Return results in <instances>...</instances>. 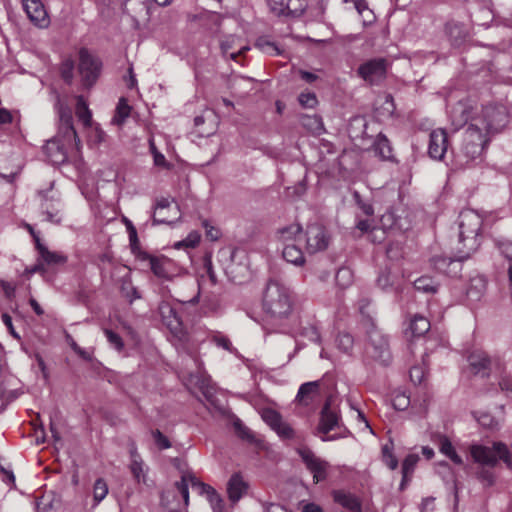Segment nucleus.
Returning a JSON list of instances; mask_svg holds the SVG:
<instances>
[{"instance_id": "680f3d73", "label": "nucleus", "mask_w": 512, "mask_h": 512, "mask_svg": "<svg viewBox=\"0 0 512 512\" xmlns=\"http://www.w3.org/2000/svg\"><path fill=\"white\" fill-rule=\"evenodd\" d=\"M300 77L307 83H313L318 79V76L312 72L300 70L299 71Z\"/></svg>"}, {"instance_id": "412c9836", "label": "nucleus", "mask_w": 512, "mask_h": 512, "mask_svg": "<svg viewBox=\"0 0 512 512\" xmlns=\"http://www.w3.org/2000/svg\"><path fill=\"white\" fill-rule=\"evenodd\" d=\"M130 471L138 483H146L147 468L134 443L130 446Z\"/></svg>"}, {"instance_id": "e2e57ef3", "label": "nucleus", "mask_w": 512, "mask_h": 512, "mask_svg": "<svg viewBox=\"0 0 512 512\" xmlns=\"http://www.w3.org/2000/svg\"><path fill=\"white\" fill-rule=\"evenodd\" d=\"M12 121L11 113L4 108H0V124H7Z\"/></svg>"}, {"instance_id": "a878e982", "label": "nucleus", "mask_w": 512, "mask_h": 512, "mask_svg": "<svg viewBox=\"0 0 512 512\" xmlns=\"http://www.w3.org/2000/svg\"><path fill=\"white\" fill-rule=\"evenodd\" d=\"M435 442L438 446L439 451L447 458H449L454 464H463V459L461 458V456L458 455V453L455 450V447L453 446L452 442L447 436L438 435Z\"/></svg>"}, {"instance_id": "f8f14e48", "label": "nucleus", "mask_w": 512, "mask_h": 512, "mask_svg": "<svg viewBox=\"0 0 512 512\" xmlns=\"http://www.w3.org/2000/svg\"><path fill=\"white\" fill-rule=\"evenodd\" d=\"M159 313L163 324L169 329L171 334L182 340L184 338L183 323L176 309L168 302H161Z\"/></svg>"}, {"instance_id": "338daca9", "label": "nucleus", "mask_w": 512, "mask_h": 512, "mask_svg": "<svg viewBox=\"0 0 512 512\" xmlns=\"http://www.w3.org/2000/svg\"><path fill=\"white\" fill-rule=\"evenodd\" d=\"M454 260L452 259H447L445 257H440V258H436L435 259V266L437 269L439 270H443L444 267L446 266L447 262H449V264H451Z\"/></svg>"}, {"instance_id": "37998d69", "label": "nucleus", "mask_w": 512, "mask_h": 512, "mask_svg": "<svg viewBox=\"0 0 512 512\" xmlns=\"http://www.w3.org/2000/svg\"><path fill=\"white\" fill-rule=\"evenodd\" d=\"M199 242L200 235L197 232H191L184 240L175 243L174 247L176 249H180L181 247L194 248Z\"/></svg>"}, {"instance_id": "13d9d810", "label": "nucleus", "mask_w": 512, "mask_h": 512, "mask_svg": "<svg viewBox=\"0 0 512 512\" xmlns=\"http://www.w3.org/2000/svg\"><path fill=\"white\" fill-rule=\"evenodd\" d=\"M302 512H324L322 507L314 502H301Z\"/></svg>"}, {"instance_id": "2eb2a0df", "label": "nucleus", "mask_w": 512, "mask_h": 512, "mask_svg": "<svg viewBox=\"0 0 512 512\" xmlns=\"http://www.w3.org/2000/svg\"><path fill=\"white\" fill-rule=\"evenodd\" d=\"M468 362L473 374L480 375L481 377L489 376L492 366H500L498 361L493 362L484 351H473L469 357Z\"/></svg>"}, {"instance_id": "8fccbe9b", "label": "nucleus", "mask_w": 512, "mask_h": 512, "mask_svg": "<svg viewBox=\"0 0 512 512\" xmlns=\"http://www.w3.org/2000/svg\"><path fill=\"white\" fill-rule=\"evenodd\" d=\"M155 443L160 449H168L171 447L169 439L163 435L159 430H155L152 433Z\"/></svg>"}, {"instance_id": "3c124183", "label": "nucleus", "mask_w": 512, "mask_h": 512, "mask_svg": "<svg viewBox=\"0 0 512 512\" xmlns=\"http://www.w3.org/2000/svg\"><path fill=\"white\" fill-rule=\"evenodd\" d=\"M46 271H47V269L44 266V263H42V261L38 257L37 263L31 267L26 268L24 273L29 277L35 273H40V274L44 275L46 273Z\"/></svg>"}, {"instance_id": "4be33fe9", "label": "nucleus", "mask_w": 512, "mask_h": 512, "mask_svg": "<svg viewBox=\"0 0 512 512\" xmlns=\"http://www.w3.org/2000/svg\"><path fill=\"white\" fill-rule=\"evenodd\" d=\"M330 398L326 400L320 416L319 431L327 434L338 426L339 415L336 410L330 406Z\"/></svg>"}, {"instance_id": "864d4df0", "label": "nucleus", "mask_w": 512, "mask_h": 512, "mask_svg": "<svg viewBox=\"0 0 512 512\" xmlns=\"http://www.w3.org/2000/svg\"><path fill=\"white\" fill-rule=\"evenodd\" d=\"M150 148H151V151H152V154H153V159H154V164L156 166H160V167H166L167 166V161L165 159V156L158 152L154 146L153 143H151L150 145Z\"/></svg>"}, {"instance_id": "473e14b6", "label": "nucleus", "mask_w": 512, "mask_h": 512, "mask_svg": "<svg viewBox=\"0 0 512 512\" xmlns=\"http://www.w3.org/2000/svg\"><path fill=\"white\" fill-rule=\"evenodd\" d=\"M76 115L85 126L90 125L92 114L83 96H77Z\"/></svg>"}, {"instance_id": "423d86ee", "label": "nucleus", "mask_w": 512, "mask_h": 512, "mask_svg": "<svg viewBox=\"0 0 512 512\" xmlns=\"http://www.w3.org/2000/svg\"><path fill=\"white\" fill-rule=\"evenodd\" d=\"M367 334L369 341L367 351L370 356L384 365L388 364L391 356L386 336L373 323H371Z\"/></svg>"}, {"instance_id": "774afa93", "label": "nucleus", "mask_w": 512, "mask_h": 512, "mask_svg": "<svg viewBox=\"0 0 512 512\" xmlns=\"http://www.w3.org/2000/svg\"><path fill=\"white\" fill-rule=\"evenodd\" d=\"M370 300L367 298H363L358 302L359 311L362 314L368 313L367 309L369 308Z\"/></svg>"}, {"instance_id": "bb28decb", "label": "nucleus", "mask_w": 512, "mask_h": 512, "mask_svg": "<svg viewBox=\"0 0 512 512\" xmlns=\"http://www.w3.org/2000/svg\"><path fill=\"white\" fill-rule=\"evenodd\" d=\"M333 499L336 503L340 504L342 507L346 508L351 512H361V503L359 499L351 494L344 491H334Z\"/></svg>"}, {"instance_id": "b1692460", "label": "nucleus", "mask_w": 512, "mask_h": 512, "mask_svg": "<svg viewBox=\"0 0 512 512\" xmlns=\"http://www.w3.org/2000/svg\"><path fill=\"white\" fill-rule=\"evenodd\" d=\"M320 396V381H312L304 383L300 386L296 399L297 401L308 406Z\"/></svg>"}, {"instance_id": "f704fd0d", "label": "nucleus", "mask_w": 512, "mask_h": 512, "mask_svg": "<svg viewBox=\"0 0 512 512\" xmlns=\"http://www.w3.org/2000/svg\"><path fill=\"white\" fill-rule=\"evenodd\" d=\"M41 208L43 210V215L45 216L46 221L51 223H59L61 221L59 209L52 202L50 203L47 199H45L41 204Z\"/></svg>"}, {"instance_id": "ddd939ff", "label": "nucleus", "mask_w": 512, "mask_h": 512, "mask_svg": "<svg viewBox=\"0 0 512 512\" xmlns=\"http://www.w3.org/2000/svg\"><path fill=\"white\" fill-rule=\"evenodd\" d=\"M142 259L148 261L151 271L160 279L171 280L176 274L174 262L167 257L145 254Z\"/></svg>"}, {"instance_id": "e433bc0d", "label": "nucleus", "mask_w": 512, "mask_h": 512, "mask_svg": "<svg viewBox=\"0 0 512 512\" xmlns=\"http://www.w3.org/2000/svg\"><path fill=\"white\" fill-rule=\"evenodd\" d=\"M279 237L284 243L295 241L301 237V227L298 224L287 226L279 231Z\"/></svg>"}, {"instance_id": "72a5a7b5", "label": "nucleus", "mask_w": 512, "mask_h": 512, "mask_svg": "<svg viewBox=\"0 0 512 512\" xmlns=\"http://www.w3.org/2000/svg\"><path fill=\"white\" fill-rule=\"evenodd\" d=\"M131 112V107L127 103L126 99L121 98L117 104L115 115L113 117V123L117 125H122L125 120L129 117Z\"/></svg>"}, {"instance_id": "a18cd8bd", "label": "nucleus", "mask_w": 512, "mask_h": 512, "mask_svg": "<svg viewBox=\"0 0 512 512\" xmlns=\"http://www.w3.org/2000/svg\"><path fill=\"white\" fill-rule=\"evenodd\" d=\"M392 404L396 410L403 411L409 406L410 398L405 393L398 392L394 395Z\"/></svg>"}, {"instance_id": "a19ab883", "label": "nucleus", "mask_w": 512, "mask_h": 512, "mask_svg": "<svg viewBox=\"0 0 512 512\" xmlns=\"http://www.w3.org/2000/svg\"><path fill=\"white\" fill-rule=\"evenodd\" d=\"M381 223L384 228L400 230L403 229V225L399 222L394 212L392 211H388L382 216Z\"/></svg>"}, {"instance_id": "0e129e2a", "label": "nucleus", "mask_w": 512, "mask_h": 512, "mask_svg": "<svg viewBox=\"0 0 512 512\" xmlns=\"http://www.w3.org/2000/svg\"><path fill=\"white\" fill-rule=\"evenodd\" d=\"M264 508L265 512H287L283 506L275 503L267 504Z\"/></svg>"}, {"instance_id": "69168bd1", "label": "nucleus", "mask_w": 512, "mask_h": 512, "mask_svg": "<svg viewBox=\"0 0 512 512\" xmlns=\"http://www.w3.org/2000/svg\"><path fill=\"white\" fill-rule=\"evenodd\" d=\"M206 267V272H207V275L211 281L212 284H216L217 283V278H216V274L212 268V264L211 262L209 261L208 263H206L205 265Z\"/></svg>"}, {"instance_id": "58836bf2", "label": "nucleus", "mask_w": 512, "mask_h": 512, "mask_svg": "<svg viewBox=\"0 0 512 512\" xmlns=\"http://www.w3.org/2000/svg\"><path fill=\"white\" fill-rule=\"evenodd\" d=\"M108 494V485L106 481L99 478L93 486V498L96 504H99Z\"/></svg>"}, {"instance_id": "ea45409f", "label": "nucleus", "mask_w": 512, "mask_h": 512, "mask_svg": "<svg viewBox=\"0 0 512 512\" xmlns=\"http://www.w3.org/2000/svg\"><path fill=\"white\" fill-rule=\"evenodd\" d=\"M414 287L418 291L433 293L436 291L434 281L430 277H420L414 281Z\"/></svg>"}, {"instance_id": "052dcab7", "label": "nucleus", "mask_w": 512, "mask_h": 512, "mask_svg": "<svg viewBox=\"0 0 512 512\" xmlns=\"http://www.w3.org/2000/svg\"><path fill=\"white\" fill-rule=\"evenodd\" d=\"M2 321L5 324V326L8 328L9 332L11 333V335L14 338L19 339L20 338L19 335L14 330V327H13V324H12V318L7 313H3L2 314Z\"/></svg>"}, {"instance_id": "7ed1b4c3", "label": "nucleus", "mask_w": 512, "mask_h": 512, "mask_svg": "<svg viewBox=\"0 0 512 512\" xmlns=\"http://www.w3.org/2000/svg\"><path fill=\"white\" fill-rule=\"evenodd\" d=\"M481 215L472 210L466 209L459 215V247L455 255V261L468 259L479 247V233L482 227Z\"/></svg>"}, {"instance_id": "dca6fc26", "label": "nucleus", "mask_w": 512, "mask_h": 512, "mask_svg": "<svg viewBox=\"0 0 512 512\" xmlns=\"http://www.w3.org/2000/svg\"><path fill=\"white\" fill-rule=\"evenodd\" d=\"M448 149V136L444 129H435L429 135L428 154L434 160H442Z\"/></svg>"}, {"instance_id": "f03ea898", "label": "nucleus", "mask_w": 512, "mask_h": 512, "mask_svg": "<svg viewBox=\"0 0 512 512\" xmlns=\"http://www.w3.org/2000/svg\"><path fill=\"white\" fill-rule=\"evenodd\" d=\"M266 314V325L272 331L285 332V320L292 312V300L289 289L279 280L268 281L262 299Z\"/></svg>"}, {"instance_id": "393cba45", "label": "nucleus", "mask_w": 512, "mask_h": 512, "mask_svg": "<svg viewBox=\"0 0 512 512\" xmlns=\"http://www.w3.org/2000/svg\"><path fill=\"white\" fill-rule=\"evenodd\" d=\"M44 153L52 164H62L67 159L63 145L57 139L47 141L44 146Z\"/></svg>"}, {"instance_id": "49530a36", "label": "nucleus", "mask_w": 512, "mask_h": 512, "mask_svg": "<svg viewBox=\"0 0 512 512\" xmlns=\"http://www.w3.org/2000/svg\"><path fill=\"white\" fill-rule=\"evenodd\" d=\"M336 282L341 287H347L352 282V272L348 268H341L336 273Z\"/></svg>"}, {"instance_id": "9d476101", "label": "nucleus", "mask_w": 512, "mask_h": 512, "mask_svg": "<svg viewBox=\"0 0 512 512\" xmlns=\"http://www.w3.org/2000/svg\"><path fill=\"white\" fill-rule=\"evenodd\" d=\"M263 421L277 433L282 439H292L294 430L281 416L279 412L271 408H264L261 411Z\"/></svg>"}, {"instance_id": "09e8293b", "label": "nucleus", "mask_w": 512, "mask_h": 512, "mask_svg": "<svg viewBox=\"0 0 512 512\" xmlns=\"http://www.w3.org/2000/svg\"><path fill=\"white\" fill-rule=\"evenodd\" d=\"M105 335L107 337V340L108 342L118 351H121L124 344H123V341H122V338L115 332L109 330V329H106L105 331Z\"/></svg>"}, {"instance_id": "39448f33", "label": "nucleus", "mask_w": 512, "mask_h": 512, "mask_svg": "<svg viewBox=\"0 0 512 512\" xmlns=\"http://www.w3.org/2000/svg\"><path fill=\"white\" fill-rule=\"evenodd\" d=\"M473 461L480 466L495 467L499 460L507 468H512V455L508 446L503 442H494L491 447L482 444H472L469 447Z\"/></svg>"}, {"instance_id": "6ab92c4d", "label": "nucleus", "mask_w": 512, "mask_h": 512, "mask_svg": "<svg viewBox=\"0 0 512 512\" xmlns=\"http://www.w3.org/2000/svg\"><path fill=\"white\" fill-rule=\"evenodd\" d=\"M36 249L39 253V258L42 263H44L45 267L64 265L67 262L66 255L57 251L49 250L44 244L40 242L39 238H36Z\"/></svg>"}, {"instance_id": "aec40b11", "label": "nucleus", "mask_w": 512, "mask_h": 512, "mask_svg": "<svg viewBox=\"0 0 512 512\" xmlns=\"http://www.w3.org/2000/svg\"><path fill=\"white\" fill-rule=\"evenodd\" d=\"M249 485L239 473L233 474L227 483V494L231 502H238L247 494Z\"/></svg>"}, {"instance_id": "20e7f679", "label": "nucleus", "mask_w": 512, "mask_h": 512, "mask_svg": "<svg viewBox=\"0 0 512 512\" xmlns=\"http://www.w3.org/2000/svg\"><path fill=\"white\" fill-rule=\"evenodd\" d=\"M189 485L205 496L214 512H222L224 505L220 494L210 485L200 481L192 472H183L180 481L175 483L176 489L183 497L185 506L189 505Z\"/></svg>"}, {"instance_id": "603ef678", "label": "nucleus", "mask_w": 512, "mask_h": 512, "mask_svg": "<svg viewBox=\"0 0 512 512\" xmlns=\"http://www.w3.org/2000/svg\"><path fill=\"white\" fill-rule=\"evenodd\" d=\"M203 226L206 230V237L209 238L210 240L212 241H216L219 239L220 237V231L219 229L211 226L208 221L204 220L203 221Z\"/></svg>"}, {"instance_id": "79ce46f5", "label": "nucleus", "mask_w": 512, "mask_h": 512, "mask_svg": "<svg viewBox=\"0 0 512 512\" xmlns=\"http://www.w3.org/2000/svg\"><path fill=\"white\" fill-rule=\"evenodd\" d=\"M298 101L303 108L312 109L318 104V99L313 92H302Z\"/></svg>"}, {"instance_id": "f257e3e1", "label": "nucleus", "mask_w": 512, "mask_h": 512, "mask_svg": "<svg viewBox=\"0 0 512 512\" xmlns=\"http://www.w3.org/2000/svg\"><path fill=\"white\" fill-rule=\"evenodd\" d=\"M451 120L456 128L468 124L461 149L455 156V165L463 168L482 161L490 138L507 125L508 112L502 105H489L471 115V109L459 102L451 111Z\"/></svg>"}, {"instance_id": "7c9ffc66", "label": "nucleus", "mask_w": 512, "mask_h": 512, "mask_svg": "<svg viewBox=\"0 0 512 512\" xmlns=\"http://www.w3.org/2000/svg\"><path fill=\"white\" fill-rule=\"evenodd\" d=\"M493 467L488 466H479V468L475 472V476L477 480L484 487H491L496 482V475L492 470Z\"/></svg>"}, {"instance_id": "0eeeda50", "label": "nucleus", "mask_w": 512, "mask_h": 512, "mask_svg": "<svg viewBox=\"0 0 512 512\" xmlns=\"http://www.w3.org/2000/svg\"><path fill=\"white\" fill-rule=\"evenodd\" d=\"M101 63L93 57L88 50L81 49L79 52V73L85 87H91L100 74Z\"/></svg>"}, {"instance_id": "6e6d98bb", "label": "nucleus", "mask_w": 512, "mask_h": 512, "mask_svg": "<svg viewBox=\"0 0 512 512\" xmlns=\"http://www.w3.org/2000/svg\"><path fill=\"white\" fill-rule=\"evenodd\" d=\"M257 46H259L263 52L275 55L279 54V49L274 43L268 41H259Z\"/></svg>"}, {"instance_id": "6e6552de", "label": "nucleus", "mask_w": 512, "mask_h": 512, "mask_svg": "<svg viewBox=\"0 0 512 512\" xmlns=\"http://www.w3.org/2000/svg\"><path fill=\"white\" fill-rule=\"evenodd\" d=\"M306 250L311 253L324 251L330 243V235L321 224H310L305 232Z\"/></svg>"}, {"instance_id": "5fc2aeb1", "label": "nucleus", "mask_w": 512, "mask_h": 512, "mask_svg": "<svg viewBox=\"0 0 512 512\" xmlns=\"http://www.w3.org/2000/svg\"><path fill=\"white\" fill-rule=\"evenodd\" d=\"M500 389L512 398V378L504 376L499 382Z\"/></svg>"}, {"instance_id": "de8ad7c7", "label": "nucleus", "mask_w": 512, "mask_h": 512, "mask_svg": "<svg viewBox=\"0 0 512 512\" xmlns=\"http://www.w3.org/2000/svg\"><path fill=\"white\" fill-rule=\"evenodd\" d=\"M74 63L72 60L67 59L62 63L61 75L62 78L67 82L71 83L73 79Z\"/></svg>"}, {"instance_id": "9b49d317", "label": "nucleus", "mask_w": 512, "mask_h": 512, "mask_svg": "<svg viewBox=\"0 0 512 512\" xmlns=\"http://www.w3.org/2000/svg\"><path fill=\"white\" fill-rule=\"evenodd\" d=\"M298 453L305 463L307 469L313 474L315 483L323 481L327 477L328 462L317 457L310 449L301 448Z\"/></svg>"}, {"instance_id": "f3484780", "label": "nucleus", "mask_w": 512, "mask_h": 512, "mask_svg": "<svg viewBox=\"0 0 512 512\" xmlns=\"http://www.w3.org/2000/svg\"><path fill=\"white\" fill-rule=\"evenodd\" d=\"M272 13L277 16L299 15L304 11V0H267Z\"/></svg>"}, {"instance_id": "4468645a", "label": "nucleus", "mask_w": 512, "mask_h": 512, "mask_svg": "<svg viewBox=\"0 0 512 512\" xmlns=\"http://www.w3.org/2000/svg\"><path fill=\"white\" fill-rule=\"evenodd\" d=\"M358 74L365 81L373 84L384 78L386 74V61L382 58L372 59L360 65Z\"/></svg>"}, {"instance_id": "a211bd4d", "label": "nucleus", "mask_w": 512, "mask_h": 512, "mask_svg": "<svg viewBox=\"0 0 512 512\" xmlns=\"http://www.w3.org/2000/svg\"><path fill=\"white\" fill-rule=\"evenodd\" d=\"M24 10L29 19L38 27L49 24V18L43 4L39 0H23Z\"/></svg>"}, {"instance_id": "c03bdc74", "label": "nucleus", "mask_w": 512, "mask_h": 512, "mask_svg": "<svg viewBox=\"0 0 512 512\" xmlns=\"http://www.w3.org/2000/svg\"><path fill=\"white\" fill-rule=\"evenodd\" d=\"M353 342V337L348 333H342L338 335L337 346L340 350H342L345 353L351 351L353 347Z\"/></svg>"}, {"instance_id": "2f4dec72", "label": "nucleus", "mask_w": 512, "mask_h": 512, "mask_svg": "<svg viewBox=\"0 0 512 512\" xmlns=\"http://www.w3.org/2000/svg\"><path fill=\"white\" fill-rule=\"evenodd\" d=\"M236 40L237 39L234 36H228L220 42L222 54L224 56L229 55V57L233 60H236L238 55L249 49L248 47H241L237 52L229 53V51L234 48Z\"/></svg>"}, {"instance_id": "5701e85b", "label": "nucleus", "mask_w": 512, "mask_h": 512, "mask_svg": "<svg viewBox=\"0 0 512 512\" xmlns=\"http://www.w3.org/2000/svg\"><path fill=\"white\" fill-rule=\"evenodd\" d=\"M59 119H60V129L64 131L65 137L72 138L75 142V147L77 150L81 147L80 139L77 136V133L73 126L72 114L68 107L60 106L59 107Z\"/></svg>"}, {"instance_id": "c85d7f7f", "label": "nucleus", "mask_w": 512, "mask_h": 512, "mask_svg": "<svg viewBox=\"0 0 512 512\" xmlns=\"http://www.w3.org/2000/svg\"><path fill=\"white\" fill-rule=\"evenodd\" d=\"M373 150L383 160L392 159V147L388 138L382 133L377 135L373 144Z\"/></svg>"}, {"instance_id": "c9c22d12", "label": "nucleus", "mask_w": 512, "mask_h": 512, "mask_svg": "<svg viewBox=\"0 0 512 512\" xmlns=\"http://www.w3.org/2000/svg\"><path fill=\"white\" fill-rule=\"evenodd\" d=\"M419 461V456L417 454H409L403 461L402 464V483L401 487H403L404 483L408 480L409 476L413 473L416 464Z\"/></svg>"}, {"instance_id": "4d7b16f0", "label": "nucleus", "mask_w": 512, "mask_h": 512, "mask_svg": "<svg viewBox=\"0 0 512 512\" xmlns=\"http://www.w3.org/2000/svg\"><path fill=\"white\" fill-rule=\"evenodd\" d=\"M424 378V372L421 367H413L410 370V379L414 384H420Z\"/></svg>"}, {"instance_id": "cd10ccee", "label": "nucleus", "mask_w": 512, "mask_h": 512, "mask_svg": "<svg viewBox=\"0 0 512 512\" xmlns=\"http://www.w3.org/2000/svg\"><path fill=\"white\" fill-rule=\"evenodd\" d=\"M282 255H283V258L287 262H289L293 265L302 266L305 263V257H304L302 250L300 249L299 246H297L293 243L285 244L283 251H282Z\"/></svg>"}, {"instance_id": "c756f323", "label": "nucleus", "mask_w": 512, "mask_h": 512, "mask_svg": "<svg viewBox=\"0 0 512 512\" xmlns=\"http://www.w3.org/2000/svg\"><path fill=\"white\" fill-rule=\"evenodd\" d=\"M430 322L421 315H415L410 324V333L414 337H421L430 330Z\"/></svg>"}, {"instance_id": "bf43d9fd", "label": "nucleus", "mask_w": 512, "mask_h": 512, "mask_svg": "<svg viewBox=\"0 0 512 512\" xmlns=\"http://www.w3.org/2000/svg\"><path fill=\"white\" fill-rule=\"evenodd\" d=\"M213 341L218 347H221L227 351H231V342L228 338L224 336H215Z\"/></svg>"}, {"instance_id": "4c0bfd02", "label": "nucleus", "mask_w": 512, "mask_h": 512, "mask_svg": "<svg viewBox=\"0 0 512 512\" xmlns=\"http://www.w3.org/2000/svg\"><path fill=\"white\" fill-rule=\"evenodd\" d=\"M396 276L392 275L387 269L380 272L377 278V285L382 290H388L396 285Z\"/></svg>"}, {"instance_id": "1a4fd4ad", "label": "nucleus", "mask_w": 512, "mask_h": 512, "mask_svg": "<svg viewBox=\"0 0 512 512\" xmlns=\"http://www.w3.org/2000/svg\"><path fill=\"white\" fill-rule=\"evenodd\" d=\"M173 202V199L168 198H161L157 201L153 214V225L173 224L180 219V210L177 205H172Z\"/></svg>"}]
</instances>
